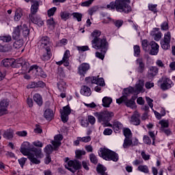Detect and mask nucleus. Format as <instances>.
Masks as SVG:
<instances>
[{"label": "nucleus", "instance_id": "9d476101", "mask_svg": "<svg viewBox=\"0 0 175 175\" xmlns=\"http://www.w3.org/2000/svg\"><path fill=\"white\" fill-rule=\"evenodd\" d=\"M122 102L124 103L127 107H130L131 109H135L136 107V103H135V98H133L129 100L126 98V96H122L120 98L116 99V103H118V105H121Z\"/></svg>", "mask_w": 175, "mask_h": 175}, {"label": "nucleus", "instance_id": "4c0bfd02", "mask_svg": "<svg viewBox=\"0 0 175 175\" xmlns=\"http://www.w3.org/2000/svg\"><path fill=\"white\" fill-rule=\"evenodd\" d=\"M14 62V60L13 59H4L1 64L3 65V66H11V65H13Z\"/></svg>", "mask_w": 175, "mask_h": 175}, {"label": "nucleus", "instance_id": "e2e57ef3", "mask_svg": "<svg viewBox=\"0 0 175 175\" xmlns=\"http://www.w3.org/2000/svg\"><path fill=\"white\" fill-rule=\"evenodd\" d=\"M77 158H80L81 155H85V151L84 150H77L75 151Z\"/></svg>", "mask_w": 175, "mask_h": 175}, {"label": "nucleus", "instance_id": "79ce46f5", "mask_svg": "<svg viewBox=\"0 0 175 175\" xmlns=\"http://www.w3.org/2000/svg\"><path fill=\"white\" fill-rule=\"evenodd\" d=\"M0 40H2L3 42H5V43L12 42V36H9V35L0 36Z\"/></svg>", "mask_w": 175, "mask_h": 175}, {"label": "nucleus", "instance_id": "2eb2a0df", "mask_svg": "<svg viewBox=\"0 0 175 175\" xmlns=\"http://www.w3.org/2000/svg\"><path fill=\"white\" fill-rule=\"evenodd\" d=\"M88 70H90V64L87 63L81 64L78 67V73L80 76H84Z\"/></svg>", "mask_w": 175, "mask_h": 175}, {"label": "nucleus", "instance_id": "b1692460", "mask_svg": "<svg viewBox=\"0 0 175 175\" xmlns=\"http://www.w3.org/2000/svg\"><path fill=\"white\" fill-rule=\"evenodd\" d=\"M44 117L48 121H51L54 117V111L52 109H48L44 111Z\"/></svg>", "mask_w": 175, "mask_h": 175}, {"label": "nucleus", "instance_id": "09e8293b", "mask_svg": "<svg viewBox=\"0 0 175 175\" xmlns=\"http://www.w3.org/2000/svg\"><path fill=\"white\" fill-rule=\"evenodd\" d=\"M135 92V89L132 87H129L124 90V95H128L129 94H133Z\"/></svg>", "mask_w": 175, "mask_h": 175}, {"label": "nucleus", "instance_id": "052dcab7", "mask_svg": "<svg viewBox=\"0 0 175 175\" xmlns=\"http://www.w3.org/2000/svg\"><path fill=\"white\" fill-rule=\"evenodd\" d=\"M79 139L83 143H88V142H91V137L87 136L83 137H79Z\"/></svg>", "mask_w": 175, "mask_h": 175}, {"label": "nucleus", "instance_id": "69168bd1", "mask_svg": "<svg viewBox=\"0 0 175 175\" xmlns=\"http://www.w3.org/2000/svg\"><path fill=\"white\" fill-rule=\"evenodd\" d=\"M141 155L144 161L150 159V154H146V152H142Z\"/></svg>", "mask_w": 175, "mask_h": 175}, {"label": "nucleus", "instance_id": "49530a36", "mask_svg": "<svg viewBox=\"0 0 175 175\" xmlns=\"http://www.w3.org/2000/svg\"><path fill=\"white\" fill-rule=\"evenodd\" d=\"M90 159L92 163H94V165H96V163H98V158H96V156H95L94 153L90 154Z\"/></svg>", "mask_w": 175, "mask_h": 175}, {"label": "nucleus", "instance_id": "680f3d73", "mask_svg": "<svg viewBox=\"0 0 175 175\" xmlns=\"http://www.w3.org/2000/svg\"><path fill=\"white\" fill-rule=\"evenodd\" d=\"M161 38H162V33L159 32L154 35V39L156 40V42H159V40H161Z\"/></svg>", "mask_w": 175, "mask_h": 175}, {"label": "nucleus", "instance_id": "39448f33", "mask_svg": "<svg viewBox=\"0 0 175 175\" xmlns=\"http://www.w3.org/2000/svg\"><path fill=\"white\" fill-rule=\"evenodd\" d=\"M98 154L99 157L105 161H113V162H117L118 161V154L105 148H101Z\"/></svg>", "mask_w": 175, "mask_h": 175}, {"label": "nucleus", "instance_id": "a19ab883", "mask_svg": "<svg viewBox=\"0 0 175 175\" xmlns=\"http://www.w3.org/2000/svg\"><path fill=\"white\" fill-rule=\"evenodd\" d=\"M124 135L125 136V139L132 138V131L129 129H124Z\"/></svg>", "mask_w": 175, "mask_h": 175}, {"label": "nucleus", "instance_id": "a18cd8bd", "mask_svg": "<svg viewBox=\"0 0 175 175\" xmlns=\"http://www.w3.org/2000/svg\"><path fill=\"white\" fill-rule=\"evenodd\" d=\"M71 16H73L75 18H77V21L79 22L81 21V18L83 17V14L79 12H74L71 14Z\"/></svg>", "mask_w": 175, "mask_h": 175}, {"label": "nucleus", "instance_id": "a211bd4d", "mask_svg": "<svg viewBox=\"0 0 175 175\" xmlns=\"http://www.w3.org/2000/svg\"><path fill=\"white\" fill-rule=\"evenodd\" d=\"M91 81L92 84H97V85H100V87L105 86V79L103 78L93 77L91 78Z\"/></svg>", "mask_w": 175, "mask_h": 175}, {"label": "nucleus", "instance_id": "1a4fd4ad", "mask_svg": "<svg viewBox=\"0 0 175 175\" xmlns=\"http://www.w3.org/2000/svg\"><path fill=\"white\" fill-rule=\"evenodd\" d=\"M157 85L160 87L161 90L163 91H166V90H169V88H172V85H173V81L170 80L167 77L163 76L158 81Z\"/></svg>", "mask_w": 175, "mask_h": 175}, {"label": "nucleus", "instance_id": "20e7f679", "mask_svg": "<svg viewBox=\"0 0 175 175\" xmlns=\"http://www.w3.org/2000/svg\"><path fill=\"white\" fill-rule=\"evenodd\" d=\"M94 117L97 118L98 122L102 124L103 126H111L110 121L111 118L114 116V113L109 111H103L100 112H96L94 113Z\"/></svg>", "mask_w": 175, "mask_h": 175}, {"label": "nucleus", "instance_id": "412c9836", "mask_svg": "<svg viewBox=\"0 0 175 175\" xmlns=\"http://www.w3.org/2000/svg\"><path fill=\"white\" fill-rule=\"evenodd\" d=\"M140 117V115L136 112L131 116V124H133V125H140V119L139 118Z\"/></svg>", "mask_w": 175, "mask_h": 175}, {"label": "nucleus", "instance_id": "338daca9", "mask_svg": "<svg viewBox=\"0 0 175 175\" xmlns=\"http://www.w3.org/2000/svg\"><path fill=\"white\" fill-rule=\"evenodd\" d=\"M32 144L33 146H35V147H40V148H42V147H43V143H42L40 141H36V142H33L32 143Z\"/></svg>", "mask_w": 175, "mask_h": 175}, {"label": "nucleus", "instance_id": "37998d69", "mask_svg": "<svg viewBox=\"0 0 175 175\" xmlns=\"http://www.w3.org/2000/svg\"><path fill=\"white\" fill-rule=\"evenodd\" d=\"M134 56L139 57L140 55V46L139 45H135L133 46Z\"/></svg>", "mask_w": 175, "mask_h": 175}, {"label": "nucleus", "instance_id": "7ed1b4c3", "mask_svg": "<svg viewBox=\"0 0 175 175\" xmlns=\"http://www.w3.org/2000/svg\"><path fill=\"white\" fill-rule=\"evenodd\" d=\"M129 3H131L129 0H116L107 5L105 9H109V10L116 9L117 12L120 13H129V12H132V8Z\"/></svg>", "mask_w": 175, "mask_h": 175}, {"label": "nucleus", "instance_id": "8fccbe9b", "mask_svg": "<svg viewBox=\"0 0 175 175\" xmlns=\"http://www.w3.org/2000/svg\"><path fill=\"white\" fill-rule=\"evenodd\" d=\"M57 12V8L53 7L51 9H49L47 12V14L49 17H51V16H54V14Z\"/></svg>", "mask_w": 175, "mask_h": 175}, {"label": "nucleus", "instance_id": "6e6d98bb", "mask_svg": "<svg viewBox=\"0 0 175 175\" xmlns=\"http://www.w3.org/2000/svg\"><path fill=\"white\" fill-rule=\"evenodd\" d=\"M96 12H98V6L92 7L88 10L90 16H92V14H94V13H96Z\"/></svg>", "mask_w": 175, "mask_h": 175}, {"label": "nucleus", "instance_id": "9b49d317", "mask_svg": "<svg viewBox=\"0 0 175 175\" xmlns=\"http://www.w3.org/2000/svg\"><path fill=\"white\" fill-rule=\"evenodd\" d=\"M71 111L72 110L70 109V107H69V105L64 107L63 109L60 110L61 117L63 122H68V120H69L68 116L70 114Z\"/></svg>", "mask_w": 175, "mask_h": 175}, {"label": "nucleus", "instance_id": "bf43d9fd", "mask_svg": "<svg viewBox=\"0 0 175 175\" xmlns=\"http://www.w3.org/2000/svg\"><path fill=\"white\" fill-rule=\"evenodd\" d=\"M146 99L148 106H150V107L152 109V107H154V104H152V102H154V100L150 97H146Z\"/></svg>", "mask_w": 175, "mask_h": 175}, {"label": "nucleus", "instance_id": "c85d7f7f", "mask_svg": "<svg viewBox=\"0 0 175 175\" xmlns=\"http://www.w3.org/2000/svg\"><path fill=\"white\" fill-rule=\"evenodd\" d=\"M39 70H40V67H39L38 65H33L30 66L28 73H31L33 75V76H38V73L39 72Z\"/></svg>", "mask_w": 175, "mask_h": 175}, {"label": "nucleus", "instance_id": "e433bc0d", "mask_svg": "<svg viewBox=\"0 0 175 175\" xmlns=\"http://www.w3.org/2000/svg\"><path fill=\"white\" fill-rule=\"evenodd\" d=\"M159 125H161L160 129H165V128H169V120L163 119L159 122Z\"/></svg>", "mask_w": 175, "mask_h": 175}, {"label": "nucleus", "instance_id": "58836bf2", "mask_svg": "<svg viewBox=\"0 0 175 175\" xmlns=\"http://www.w3.org/2000/svg\"><path fill=\"white\" fill-rule=\"evenodd\" d=\"M22 16H23V11H21V10H17L15 12V15L14 16V21H20Z\"/></svg>", "mask_w": 175, "mask_h": 175}, {"label": "nucleus", "instance_id": "5fc2aeb1", "mask_svg": "<svg viewBox=\"0 0 175 175\" xmlns=\"http://www.w3.org/2000/svg\"><path fill=\"white\" fill-rule=\"evenodd\" d=\"M46 24L49 27H52L54 28V25H55V22H54V19L53 18H51L47 20Z\"/></svg>", "mask_w": 175, "mask_h": 175}, {"label": "nucleus", "instance_id": "f3484780", "mask_svg": "<svg viewBox=\"0 0 175 175\" xmlns=\"http://www.w3.org/2000/svg\"><path fill=\"white\" fill-rule=\"evenodd\" d=\"M8 107H9V100L3 99L0 101V110L5 114H8Z\"/></svg>", "mask_w": 175, "mask_h": 175}, {"label": "nucleus", "instance_id": "dca6fc26", "mask_svg": "<svg viewBox=\"0 0 175 175\" xmlns=\"http://www.w3.org/2000/svg\"><path fill=\"white\" fill-rule=\"evenodd\" d=\"M29 18L33 24H36L38 27H42L44 24L40 16L38 15H29Z\"/></svg>", "mask_w": 175, "mask_h": 175}, {"label": "nucleus", "instance_id": "3c124183", "mask_svg": "<svg viewBox=\"0 0 175 175\" xmlns=\"http://www.w3.org/2000/svg\"><path fill=\"white\" fill-rule=\"evenodd\" d=\"M66 85V83H65L64 81L59 82L57 84V87L59 91H64Z\"/></svg>", "mask_w": 175, "mask_h": 175}, {"label": "nucleus", "instance_id": "13d9d810", "mask_svg": "<svg viewBox=\"0 0 175 175\" xmlns=\"http://www.w3.org/2000/svg\"><path fill=\"white\" fill-rule=\"evenodd\" d=\"M37 76H40V77H42L43 79H46V77H47V75H46L44 71H43L42 68H40V70H38Z\"/></svg>", "mask_w": 175, "mask_h": 175}, {"label": "nucleus", "instance_id": "bb28decb", "mask_svg": "<svg viewBox=\"0 0 175 175\" xmlns=\"http://www.w3.org/2000/svg\"><path fill=\"white\" fill-rule=\"evenodd\" d=\"M70 57V51H69V50H66L62 58V60L64 62V66H69Z\"/></svg>", "mask_w": 175, "mask_h": 175}, {"label": "nucleus", "instance_id": "774afa93", "mask_svg": "<svg viewBox=\"0 0 175 175\" xmlns=\"http://www.w3.org/2000/svg\"><path fill=\"white\" fill-rule=\"evenodd\" d=\"M94 0H88V1H84L81 3V6H85V7L90 6V5H91L92 2H94Z\"/></svg>", "mask_w": 175, "mask_h": 175}, {"label": "nucleus", "instance_id": "4468645a", "mask_svg": "<svg viewBox=\"0 0 175 175\" xmlns=\"http://www.w3.org/2000/svg\"><path fill=\"white\" fill-rule=\"evenodd\" d=\"M38 46H40V49L46 50V47H50V38L47 36L42 37L41 40L38 42Z\"/></svg>", "mask_w": 175, "mask_h": 175}, {"label": "nucleus", "instance_id": "c756f323", "mask_svg": "<svg viewBox=\"0 0 175 175\" xmlns=\"http://www.w3.org/2000/svg\"><path fill=\"white\" fill-rule=\"evenodd\" d=\"M136 62L138 64L137 72H139V73H143V72H144V63L143 62V59L139 58Z\"/></svg>", "mask_w": 175, "mask_h": 175}, {"label": "nucleus", "instance_id": "aec40b11", "mask_svg": "<svg viewBox=\"0 0 175 175\" xmlns=\"http://www.w3.org/2000/svg\"><path fill=\"white\" fill-rule=\"evenodd\" d=\"M14 136V131L12 129H8L5 131H4V133L3 134V137L4 139H7L8 140L10 139H13Z\"/></svg>", "mask_w": 175, "mask_h": 175}, {"label": "nucleus", "instance_id": "ea45409f", "mask_svg": "<svg viewBox=\"0 0 175 175\" xmlns=\"http://www.w3.org/2000/svg\"><path fill=\"white\" fill-rule=\"evenodd\" d=\"M142 49L143 50H144V51H150V43L148 44V41L147 40H143L142 42Z\"/></svg>", "mask_w": 175, "mask_h": 175}, {"label": "nucleus", "instance_id": "f257e3e1", "mask_svg": "<svg viewBox=\"0 0 175 175\" xmlns=\"http://www.w3.org/2000/svg\"><path fill=\"white\" fill-rule=\"evenodd\" d=\"M102 32L99 30H94L90 35V39L92 40V47L95 50H100L101 53L96 52V57L103 59L105 58V54L107 51V47L109 44L106 40V38L100 37Z\"/></svg>", "mask_w": 175, "mask_h": 175}, {"label": "nucleus", "instance_id": "ddd939ff", "mask_svg": "<svg viewBox=\"0 0 175 175\" xmlns=\"http://www.w3.org/2000/svg\"><path fill=\"white\" fill-rule=\"evenodd\" d=\"M150 46L149 54L150 55H157L159 53V45L154 41H152L150 42Z\"/></svg>", "mask_w": 175, "mask_h": 175}, {"label": "nucleus", "instance_id": "6ab92c4d", "mask_svg": "<svg viewBox=\"0 0 175 175\" xmlns=\"http://www.w3.org/2000/svg\"><path fill=\"white\" fill-rule=\"evenodd\" d=\"M123 126H124L122 124L121 122H120L119 121L115 120L113 121V124H111V128H113L116 133H118L119 131H121Z\"/></svg>", "mask_w": 175, "mask_h": 175}, {"label": "nucleus", "instance_id": "603ef678", "mask_svg": "<svg viewBox=\"0 0 175 175\" xmlns=\"http://www.w3.org/2000/svg\"><path fill=\"white\" fill-rule=\"evenodd\" d=\"M88 121L91 125H94L95 122H96V119H95V117L90 115L88 116Z\"/></svg>", "mask_w": 175, "mask_h": 175}, {"label": "nucleus", "instance_id": "0eeeda50", "mask_svg": "<svg viewBox=\"0 0 175 175\" xmlns=\"http://www.w3.org/2000/svg\"><path fill=\"white\" fill-rule=\"evenodd\" d=\"M21 29L23 36H28V35H29V29H28L27 25H23V26H17L14 28V31L12 32V39H14V40L20 39V36L21 35Z\"/></svg>", "mask_w": 175, "mask_h": 175}, {"label": "nucleus", "instance_id": "2f4dec72", "mask_svg": "<svg viewBox=\"0 0 175 175\" xmlns=\"http://www.w3.org/2000/svg\"><path fill=\"white\" fill-rule=\"evenodd\" d=\"M135 88L138 92H144V81L139 80L136 83Z\"/></svg>", "mask_w": 175, "mask_h": 175}, {"label": "nucleus", "instance_id": "cd10ccee", "mask_svg": "<svg viewBox=\"0 0 175 175\" xmlns=\"http://www.w3.org/2000/svg\"><path fill=\"white\" fill-rule=\"evenodd\" d=\"M158 74V68L155 66H151L149 68L148 71V77H154V76H157Z\"/></svg>", "mask_w": 175, "mask_h": 175}, {"label": "nucleus", "instance_id": "c03bdc74", "mask_svg": "<svg viewBox=\"0 0 175 175\" xmlns=\"http://www.w3.org/2000/svg\"><path fill=\"white\" fill-rule=\"evenodd\" d=\"M139 172H142V173H148V167L147 165H139L137 168Z\"/></svg>", "mask_w": 175, "mask_h": 175}, {"label": "nucleus", "instance_id": "6e6552de", "mask_svg": "<svg viewBox=\"0 0 175 175\" xmlns=\"http://www.w3.org/2000/svg\"><path fill=\"white\" fill-rule=\"evenodd\" d=\"M65 167L72 172V173H75L76 170L81 169V163L77 160H70L69 158L65 159Z\"/></svg>", "mask_w": 175, "mask_h": 175}, {"label": "nucleus", "instance_id": "0e129e2a", "mask_svg": "<svg viewBox=\"0 0 175 175\" xmlns=\"http://www.w3.org/2000/svg\"><path fill=\"white\" fill-rule=\"evenodd\" d=\"M162 31H167L169 29V25L167 22H164L161 25Z\"/></svg>", "mask_w": 175, "mask_h": 175}, {"label": "nucleus", "instance_id": "f03ea898", "mask_svg": "<svg viewBox=\"0 0 175 175\" xmlns=\"http://www.w3.org/2000/svg\"><path fill=\"white\" fill-rule=\"evenodd\" d=\"M21 152L27 157L28 159L35 165H39L40 160L43 158V153H42V148H37L31 146L28 142H24L21 147Z\"/></svg>", "mask_w": 175, "mask_h": 175}, {"label": "nucleus", "instance_id": "de8ad7c7", "mask_svg": "<svg viewBox=\"0 0 175 175\" xmlns=\"http://www.w3.org/2000/svg\"><path fill=\"white\" fill-rule=\"evenodd\" d=\"M154 113L157 120H161L162 118V117H163V116H165L166 114V112H165V111H163V112L159 113L158 111H154Z\"/></svg>", "mask_w": 175, "mask_h": 175}, {"label": "nucleus", "instance_id": "473e14b6", "mask_svg": "<svg viewBox=\"0 0 175 175\" xmlns=\"http://www.w3.org/2000/svg\"><path fill=\"white\" fill-rule=\"evenodd\" d=\"M60 17L62 20L66 21V20H69L72 17V14L68 11H63L60 12Z\"/></svg>", "mask_w": 175, "mask_h": 175}, {"label": "nucleus", "instance_id": "72a5a7b5", "mask_svg": "<svg viewBox=\"0 0 175 175\" xmlns=\"http://www.w3.org/2000/svg\"><path fill=\"white\" fill-rule=\"evenodd\" d=\"M112 102L113 99H111V98L105 96L103 98V106L104 107H109Z\"/></svg>", "mask_w": 175, "mask_h": 175}, {"label": "nucleus", "instance_id": "393cba45", "mask_svg": "<svg viewBox=\"0 0 175 175\" xmlns=\"http://www.w3.org/2000/svg\"><path fill=\"white\" fill-rule=\"evenodd\" d=\"M81 94L84 96H91V88L88 86L83 85L81 89Z\"/></svg>", "mask_w": 175, "mask_h": 175}, {"label": "nucleus", "instance_id": "4d7b16f0", "mask_svg": "<svg viewBox=\"0 0 175 175\" xmlns=\"http://www.w3.org/2000/svg\"><path fill=\"white\" fill-rule=\"evenodd\" d=\"M113 133V130L111 129H105L103 131V135H105V136H110V135H111Z\"/></svg>", "mask_w": 175, "mask_h": 175}, {"label": "nucleus", "instance_id": "423d86ee", "mask_svg": "<svg viewBox=\"0 0 175 175\" xmlns=\"http://www.w3.org/2000/svg\"><path fill=\"white\" fill-rule=\"evenodd\" d=\"M63 139H64V137L62 136V135L59 134V135H55L54 137V140L51 142V144L53 146V148L51 144L47 145L44 148V152H46L47 155H50V154H52L53 150H57L58 147L61 146V141Z\"/></svg>", "mask_w": 175, "mask_h": 175}, {"label": "nucleus", "instance_id": "864d4df0", "mask_svg": "<svg viewBox=\"0 0 175 175\" xmlns=\"http://www.w3.org/2000/svg\"><path fill=\"white\" fill-rule=\"evenodd\" d=\"M157 4H148V9L151 10V12H154V13H157Z\"/></svg>", "mask_w": 175, "mask_h": 175}, {"label": "nucleus", "instance_id": "4be33fe9", "mask_svg": "<svg viewBox=\"0 0 175 175\" xmlns=\"http://www.w3.org/2000/svg\"><path fill=\"white\" fill-rule=\"evenodd\" d=\"M32 2L33 3L31 7V14L29 16H34L36 14V13H38V10L39 9V2L36 1Z\"/></svg>", "mask_w": 175, "mask_h": 175}, {"label": "nucleus", "instance_id": "f704fd0d", "mask_svg": "<svg viewBox=\"0 0 175 175\" xmlns=\"http://www.w3.org/2000/svg\"><path fill=\"white\" fill-rule=\"evenodd\" d=\"M133 144L132 138H125L123 143V148H129V147H133Z\"/></svg>", "mask_w": 175, "mask_h": 175}, {"label": "nucleus", "instance_id": "f8f14e48", "mask_svg": "<svg viewBox=\"0 0 175 175\" xmlns=\"http://www.w3.org/2000/svg\"><path fill=\"white\" fill-rule=\"evenodd\" d=\"M170 32H167L164 35V40L161 42V47L163 50H167L170 47Z\"/></svg>", "mask_w": 175, "mask_h": 175}, {"label": "nucleus", "instance_id": "5701e85b", "mask_svg": "<svg viewBox=\"0 0 175 175\" xmlns=\"http://www.w3.org/2000/svg\"><path fill=\"white\" fill-rule=\"evenodd\" d=\"M23 44H24V41L22 39L18 38V40H15V42L13 43L12 49L14 50H19L23 47Z\"/></svg>", "mask_w": 175, "mask_h": 175}, {"label": "nucleus", "instance_id": "7c9ffc66", "mask_svg": "<svg viewBox=\"0 0 175 175\" xmlns=\"http://www.w3.org/2000/svg\"><path fill=\"white\" fill-rule=\"evenodd\" d=\"M39 87H44V83L43 81L31 82L27 85V88H38Z\"/></svg>", "mask_w": 175, "mask_h": 175}, {"label": "nucleus", "instance_id": "a878e982", "mask_svg": "<svg viewBox=\"0 0 175 175\" xmlns=\"http://www.w3.org/2000/svg\"><path fill=\"white\" fill-rule=\"evenodd\" d=\"M46 53L44 54L42 57V59L43 61H49L50 58H51V49L49 46L46 47V49H44Z\"/></svg>", "mask_w": 175, "mask_h": 175}, {"label": "nucleus", "instance_id": "c9c22d12", "mask_svg": "<svg viewBox=\"0 0 175 175\" xmlns=\"http://www.w3.org/2000/svg\"><path fill=\"white\" fill-rule=\"evenodd\" d=\"M33 100L36 102L38 106H42V105H43V98H42V96L39 94H34Z\"/></svg>", "mask_w": 175, "mask_h": 175}]
</instances>
